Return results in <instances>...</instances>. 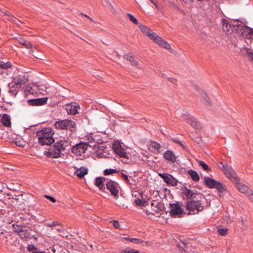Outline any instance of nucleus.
<instances>
[{
  "label": "nucleus",
  "instance_id": "1",
  "mask_svg": "<svg viewBox=\"0 0 253 253\" xmlns=\"http://www.w3.org/2000/svg\"><path fill=\"white\" fill-rule=\"evenodd\" d=\"M54 131L50 127H44L37 132L38 142L42 146L50 145L54 143L55 139L53 138Z\"/></svg>",
  "mask_w": 253,
  "mask_h": 253
},
{
  "label": "nucleus",
  "instance_id": "2",
  "mask_svg": "<svg viewBox=\"0 0 253 253\" xmlns=\"http://www.w3.org/2000/svg\"><path fill=\"white\" fill-rule=\"evenodd\" d=\"M4 235L3 232L0 233V242L1 244L5 245L7 248L12 251H15L16 248H20L21 245L19 240L16 236L6 233Z\"/></svg>",
  "mask_w": 253,
  "mask_h": 253
},
{
  "label": "nucleus",
  "instance_id": "3",
  "mask_svg": "<svg viewBox=\"0 0 253 253\" xmlns=\"http://www.w3.org/2000/svg\"><path fill=\"white\" fill-rule=\"evenodd\" d=\"M44 152V154L48 158H57L60 157L62 151L65 149L62 141H57L52 146Z\"/></svg>",
  "mask_w": 253,
  "mask_h": 253
},
{
  "label": "nucleus",
  "instance_id": "4",
  "mask_svg": "<svg viewBox=\"0 0 253 253\" xmlns=\"http://www.w3.org/2000/svg\"><path fill=\"white\" fill-rule=\"evenodd\" d=\"M185 203L186 208L189 211L187 213L188 215L197 214L204 210L203 202L201 200H198V198L186 201Z\"/></svg>",
  "mask_w": 253,
  "mask_h": 253
},
{
  "label": "nucleus",
  "instance_id": "5",
  "mask_svg": "<svg viewBox=\"0 0 253 253\" xmlns=\"http://www.w3.org/2000/svg\"><path fill=\"white\" fill-rule=\"evenodd\" d=\"M54 126L57 129H69L72 132H76L77 130L75 122L69 119H65L55 122Z\"/></svg>",
  "mask_w": 253,
  "mask_h": 253
},
{
  "label": "nucleus",
  "instance_id": "6",
  "mask_svg": "<svg viewBox=\"0 0 253 253\" xmlns=\"http://www.w3.org/2000/svg\"><path fill=\"white\" fill-rule=\"evenodd\" d=\"M218 166L224 172L227 177L234 183H237L240 181V179L230 166L224 164L223 162H220Z\"/></svg>",
  "mask_w": 253,
  "mask_h": 253
},
{
  "label": "nucleus",
  "instance_id": "7",
  "mask_svg": "<svg viewBox=\"0 0 253 253\" xmlns=\"http://www.w3.org/2000/svg\"><path fill=\"white\" fill-rule=\"evenodd\" d=\"M169 205L170 208L169 214L171 216H178L179 217H181L185 214L183 209L181 208V202H177L175 203L169 204Z\"/></svg>",
  "mask_w": 253,
  "mask_h": 253
},
{
  "label": "nucleus",
  "instance_id": "8",
  "mask_svg": "<svg viewBox=\"0 0 253 253\" xmlns=\"http://www.w3.org/2000/svg\"><path fill=\"white\" fill-rule=\"evenodd\" d=\"M181 193L183 199L186 201L196 199L198 195L196 190H191L185 186L181 187Z\"/></svg>",
  "mask_w": 253,
  "mask_h": 253
},
{
  "label": "nucleus",
  "instance_id": "9",
  "mask_svg": "<svg viewBox=\"0 0 253 253\" xmlns=\"http://www.w3.org/2000/svg\"><path fill=\"white\" fill-rule=\"evenodd\" d=\"M181 117L183 120H185L188 124H189L193 127L197 129H201V126L200 123L187 112L182 113Z\"/></svg>",
  "mask_w": 253,
  "mask_h": 253
},
{
  "label": "nucleus",
  "instance_id": "10",
  "mask_svg": "<svg viewBox=\"0 0 253 253\" xmlns=\"http://www.w3.org/2000/svg\"><path fill=\"white\" fill-rule=\"evenodd\" d=\"M165 210V206L163 203L158 202L157 201H153L151 202V210H146V212L148 215L150 214L154 215L155 212H159Z\"/></svg>",
  "mask_w": 253,
  "mask_h": 253
},
{
  "label": "nucleus",
  "instance_id": "11",
  "mask_svg": "<svg viewBox=\"0 0 253 253\" xmlns=\"http://www.w3.org/2000/svg\"><path fill=\"white\" fill-rule=\"evenodd\" d=\"M106 188L109 190L111 195L114 197L118 196L119 193V184L113 180L107 179L106 182Z\"/></svg>",
  "mask_w": 253,
  "mask_h": 253
},
{
  "label": "nucleus",
  "instance_id": "12",
  "mask_svg": "<svg viewBox=\"0 0 253 253\" xmlns=\"http://www.w3.org/2000/svg\"><path fill=\"white\" fill-rule=\"evenodd\" d=\"M28 82V77L24 74H21L14 78L11 83L15 85L16 88H19L21 87L22 84H25Z\"/></svg>",
  "mask_w": 253,
  "mask_h": 253
},
{
  "label": "nucleus",
  "instance_id": "13",
  "mask_svg": "<svg viewBox=\"0 0 253 253\" xmlns=\"http://www.w3.org/2000/svg\"><path fill=\"white\" fill-rule=\"evenodd\" d=\"M159 175L163 179L164 181L169 185L176 186L177 184V180L174 178L171 174L164 173H159Z\"/></svg>",
  "mask_w": 253,
  "mask_h": 253
},
{
  "label": "nucleus",
  "instance_id": "14",
  "mask_svg": "<svg viewBox=\"0 0 253 253\" xmlns=\"http://www.w3.org/2000/svg\"><path fill=\"white\" fill-rule=\"evenodd\" d=\"M150 39L153 40L156 43L161 46L167 49L170 48V45L165 41H164L161 37L157 35L155 33L152 34V36Z\"/></svg>",
  "mask_w": 253,
  "mask_h": 253
},
{
  "label": "nucleus",
  "instance_id": "15",
  "mask_svg": "<svg viewBox=\"0 0 253 253\" xmlns=\"http://www.w3.org/2000/svg\"><path fill=\"white\" fill-rule=\"evenodd\" d=\"M87 148L86 143H80L72 147V152L76 155L80 156L85 153Z\"/></svg>",
  "mask_w": 253,
  "mask_h": 253
},
{
  "label": "nucleus",
  "instance_id": "16",
  "mask_svg": "<svg viewBox=\"0 0 253 253\" xmlns=\"http://www.w3.org/2000/svg\"><path fill=\"white\" fill-rule=\"evenodd\" d=\"M47 97L32 99L28 101V103L31 106H42L47 103Z\"/></svg>",
  "mask_w": 253,
  "mask_h": 253
},
{
  "label": "nucleus",
  "instance_id": "17",
  "mask_svg": "<svg viewBox=\"0 0 253 253\" xmlns=\"http://www.w3.org/2000/svg\"><path fill=\"white\" fill-rule=\"evenodd\" d=\"M113 149L120 157L124 158L126 160L129 159V155L126 153L125 150L122 148L120 144L113 146Z\"/></svg>",
  "mask_w": 253,
  "mask_h": 253
},
{
  "label": "nucleus",
  "instance_id": "18",
  "mask_svg": "<svg viewBox=\"0 0 253 253\" xmlns=\"http://www.w3.org/2000/svg\"><path fill=\"white\" fill-rule=\"evenodd\" d=\"M80 109V107L78 105H77L76 103H71V104H67L65 106V109L67 113L71 115H76L78 112V110Z\"/></svg>",
  "mask_w": 253,
  "mask_h": 253
},
{
  "label": "nucleus",
  "instance_id": "19",
  "mask_svg": "<svg viewBox=\"0 0 253 253\" xmlns=\"http://www.w3.org/2000/svg\"><path fill=\"white\" fill-rule=\"evenodd\" d=\"M242 36L246 39H252L253 37V29L250 28L247 26L242 27L240 28Z\"/></svg>",
  "mask_w": 253,
  "mask_h": 253
},
{
  "label": "nucleus",
  "instance_id": "20",
  "mask_svg": "<svg viewBox=\"0 0 253 253\" xmlns=\"http://www.w3.org/2000/svg\"><path fill=\"white\" fill-rule=\"evenodd\" d=\"M107 179H108L103 177H96L95 180V184L99 189L104 191L105 190V184L106 185Z\"/></svg>",
  "mask_w": 253,
  "mask_h": 253
},
{
  "label": "nucleus",
  "instance_id": "21",
  "mask_svg": "<svg viewBox=\"0 0 253 253\" xmlns=\"http://www.w3.org/2000/svg\"><path fill=\"white\" fill-rule=\"evenodd\" d=\"M161 148V145L156 141L151 142L148 146L149 150L155 154L160 153Z\"/></svg>",
  "mask_w": 253,
  "mask_h": 253
},
{
  "label": "nucleus",
  "instance_id": "22",
  "mask_svg": "<svg viewBox=\"0 0 253 253\" xmlns=\"http://www.w3.org/2000/svg\"><path fill=\"white\" fill-rule=\"evenodd\" d=\"M86 145L90 147H96L98 146V143L96 141L95 138L92 135H89L86 136Z\"/></svg>",
  "mask_w": 253,
  "mask_h": 253
},
{
  "label": "nucleus",
  "instance_id": "23",
  "mask_svg": "<svg viewBox=\"0 0 253 253\" xmlns=\"http://www.w3.org/2000/svg\"><path fill=\"white\" fill-rule=\"evenodd\" d=\"M164 157L166 160L172 163L176 162V157L174 153L171 150H167L164 154Z\"/></svg>",
  "mask_w": 253,
  "mask_h": 253
},
{
  "label": "nucleus",
  "instance_id": "24",
  "mask_svg": "<svg viewBox=\"0 0 253 253\" xmlns=\"http://www.w3.org/2000/svg\"><path fill=\"white\" fill-rule=\"evenodd\" d=\"M216 181L208 176L204 177V184L209 188H214Z\"/></svg>",
  "mask_w": 253,
  "mask_h": 253
},
{
  "label": "nucleus",
  "instance_id": "25",
  "mask_svg": "<svg viewBox=\"0 0 253 253\" xmlns=\"http://www.w3.org/2000/svg\"><path fill=\"white\" fill-rule=\"evenodd\" d=\"M236 185V187L238 190L241 192L245 194L251 192V189L245 185L240 183V181L237 183H235Z\"/></svg>",
  "mask_w": 253,
  "mask_h": 253
},
{
  "label": "nucleus",
  "instance_id": "26",
  "mask_svg": "<svg viewBox=\"0 0 253 253\" xmlns=\"http://www.w3.org/2000/svg\"><path fill=\"white\" fill-rule=\"evenodd\" d=\"M139 27L140 30L141 31V32L143 34H145L150 39L151 38V37H152V34H153L154 32L150 28L146 27V26H144V25H143L141 24L139 25Z\"/></svg>",
  "mask_w": 253,
  "mask_h": 253
},
{
  "label": "nucleus",
  "instance_id": "27",
  "mask_svg": "<svg viewBox=\"0 0 253 253\" xmlns=\"http://www.w3.org/2000/svg\"><path fill=\"white\" fill-rule=\"evenodd\" d=\"M87 171L88 169L87 168L81 167V168L77 169L75 172V174H76L79 178H82L87 173Z\"/></svg>",
  "mask_w": 253,
  "mask_h": 253
},
{
  "label": "nucleus",
  "instance_id": "28",
  "mask_svg": "<svg viewBox=\"0 0 253 253\" xmlns=\"http://www.w3.org/2000/svg\"><path fill=\"white\" fill-rule=\"evenodd\" d=\"M242 53L243 55L247 57L249 60L253 62V53L250 48L244 47L242 49Z\"/></svg>",
  "mask_w": 253,
  "mask_h": 253
},
{
  "label": "nucleus",
  "instance_id": "29",
  "mask_svg": "<svg viewBox=\"0 0 253 253\" xmlns=\"http://www.w3.org/2000/svg\"><path fill=\"white\" fill-rule=\"evenodd\" d=\"M19 43L20 44L24 46L26 48L30 49V52H33L34 51L32 48V44L30 42L26 41L23 39H20L19 40Z\"/></svg>",
  "mask_w": 253,
  "mask_h": 253
},
{
  "label": "nucleus",
  "instance_id": "30",
  "mask_svg": "<svg viewBox=\"0 0 253 253\" xmlns=\"http://www.w3.org/2000/svg\"><path fill=\"white\" fill-rule=\"evenodd\" d=\"M188 173L191 177L192 179L195 182H198L200 180V176L198 173L192 169H189L188 170Z\"/></svg>",
  "mask_w": 253,
  "mask_h": 253
},
{
  "label": "nucleus",
  "instance_id": "31",
  "mask_svg": "<svg viewBox=\"0 0 253 253\" xmlns=\"http://www.w3.org/2000/svg\"><path fill=\"white\" fill-rule=\"evenodd\" d=\"M1 123L5 126H9L11 125L10 116L7 114H3L1 118Z\"/></svg>",
  "mask_w": 253,
  "mask_h": 253
},
{
  "label": "nucleus",
  "instance_id": "32",
  "mask_svg": "<svg viewBox=\"0 0 253 253\" xmlns=\"http://www.w3.org/2000/svg\"><path fill=\"white\" fill-rule=\"evenodd\" d=\"M215 189H216L219 192H224L227 189L226 186L219 181H216L215 184Z\"/></svg>",
  "mask_w": 253,
  "mask_h": 253
},
{
  "label": "nucleus",
  "instance_id": "33",
  "mask_svg": "<svg viewBox=\"0 0 253 253\" xmlns=\"http://www.w3.org/2000/svg\"><path fill=\"white\" fill-rule=\"evenodd\" d=\"M124 58L129 61L132 66H138V62L135 60L133 56L129 54H126L124 55Z\"/></svg>",
  "mask_w": 253,
  "mask_h": 253
},
{
  "label": "nucleus",
  "instance_id": "34",
  "mask_svg": "<svg viewBox=\"0 0 253 253\" xmlns=\"http://www.w3.org/2000/svg\"><path fill=\"white\" fill-rule=\"evenodd\" d=\"M9 92L13 96H16L18 91V89L15 87V85L12 83L9 84Z\"/></svg>",
  "mask_w": 253,
  "mask_h": 253
},
{
  "label": "nucleus",
  "instance_id": "35",
  "mask_svg": "<svg viewBox=\"0 0 253 253\" xmlns=\"http://www.w3.org/2000/svg\"><path fill=\"white\" fill-rule=\"evenodd\" d=\"M136 205L139 206L140 207H146L148 206L149 204L148 202L145 201V200H142L140 199L137 198L134 201Z\"/></svg>",
  "mask_w": 253,
  "mask_h": 253
},
{
  "label": "nucleus",
  "instance_id": "36",
  "mask_svg": "<svg viewBox=\"0 0 253 253\" xmlns=\"http://www.w3.org/2000/svg\"><path fill=\"white\" fill-rule=\"evenodd\" d=\"M222 28L223 31L227 33L230 32V28H231V25L228 23V21L225 19L222 20Z\"/></svg>",
  "mask_w": 253,
  "mask_h": 253
},
{
  "label": "nucleus",
  "instance_id": "37",
  "mask_svg": "<svg viewBox=\"0 0 253 253\" xmlns=\"http://www.w3.org/2000/svg\"><path fill=\"white\" fill-rule=\"evenodd\" d=\"M119 171L116 169H106L104 170L103 173L104 175L113 174V173H118Z\"/></svg>",
  "mask_w": 253,
  "mask_h": 253
},
{
  "label": "nucleus",
  "instance_id": "38",
  "mask_svg": "<svg viewBox=\"0 0 253 253\" xmlns=\"http://www.w3.org/2000/svg\"><path fill=\"white\" fill-rule=\"evenodd\" d=\"M198 163L199 166L202 167L204 170L209 171H211V169L209 168L208 165H207L205 163H204L202 161H198Z\"/></svg>",
  "mask_w": 253,
  "mask_h": 253
},
{
  "label": "nucleus",
  "instance_id": "39",
  "mask_svg": "<svg viewBox=\"0 0 253 253\" xmlns=\"http://www.w3.org/2000/svg\"><path fill=\"white\" fill-rule=\"evenodd\" d=\"M124 239L125 240L129 241V242L135 243V244H139V243H141L142 242V241H141L140 239H137V238H129V237H125Z\"/></svg>",
  "mask_w": 253,
  "mask_h": 253
},
{
  "label": "nucleus",
  "instance_id": "40",
  "mask_svg": "<svg viewBox=\"0 0 253 253\" xmlns=\"http://www.w3.org/2000/svg\"><path fill=\"white\" fill-rule=\"evenodd\" d=\"M127 18L134 24L138 25L139 24V22L138 20L135 18L130 13H127Z\"/></svg>",
  "mask_w": 253,
  "mask_h": 253
},
{
  "label": "nucleus",
  "instance_id": "41",
  "mask_svg": "<svg viewBox=\"0 0 253 253\" xmlns=\"http://www.w3.org/2000/svg\"><path fill=\"white\" fill-rule=\"evenodd\" d=\"M11 67V63L10 62H7L4 63L3 62L0 61V69H7Z\"/></svg>",
  "mask_w": 253,
  "mask_h": 253
},
{
  "label": "nucleus",
  "instance_id": "42",
  "mask_svg": "<svg viewBox=\"0 0 253 253\" xmlns=\"http://www.w3.org/2000/svg\"><path fill=\"white\" fill-rule=\"evenodd\" d=\"M27 250L32 253L33 252H38L39 251V249L34 245H29L27 247Z\"/></svg>",
  "mask_w": 253,
  "mask_h": 253
},
{
  "label": "nucleus",
  "instance_id": "43",
  "mask_svg": "<svg viewBox=\"0 0 253 253\" xmlns=\"http://www.w3.org/2000/svg\"><path fill=\"white\" fill-rule=\"evenodd\" d=\"M120 253H139V252L138 251H135L133 249H126V250L121 251Z\"/></svg>",
  "mask_w": 253,
  "mask_h": 253
},
{
  "label": "nucleus",
  "instance_id": "44",
  "mask_svg": "<svg viewBox=\"0 0 253 253\" xmlns=\"http://www.w3.org/2000/svg\"><path fill=\"white\" fill-rule=\"evenodd\" d=\"M218 233L221 236H225L228 233L227 228H220L218 229Z\"/></svg>",
  "mask_w": 253,
  "mask_h": 253
},
{
  "label": "nucleus",
  "instance_id": "45",
  "mask_svg": "<svg viewBox=\"0 0 253 253\" xmlns=\"http://www.w3.org/2000/svg\"><path fill=\"white\" fill-rule=\"evenodd\" d=\"M121 177L123 179L125 180L126 183L127 184H130V181L128 178V176L125 173H124L123 172H121L120 173Z\"/></svg>",
  "mask_w": 253,
  "mask_h": 253
},
{
  "label": "nucleus",
  "instance_id": "46",
  "mask_svg": "<svg viewBox=\"0 0 253 253\" xmlns=\"http://www.w3.org/2000/svg\"><path fill=\"white\" fill-rule=\"evenodd\" d=\"M14 227V228L15 229V231L18 233H19L20 236H22V233L24 232V230L23 229V227L19 226L18 225H16L17 228L14 227V225H13Z\"/></svg>",
  "mask_w": 253,
  "mask_h": 253
},
{
  "label": "nucleus",
  "instance_id": "47",
  "mask_svg": "<svg viewBox=\"0 0 253 253\" xmlns=\"http://www.w3.org/2000/svg\"><path fill=\"white\" fill-rule=\"evenodd\" d=\"M61 224L55 221H53L51 223H46V226L49 227H51L52 226H55L56 225H60Z\"/></svg>",
  "mask_w": 253,
  "mask_h": 253
},
{
  "label": "nucleus",
  "instance_id": "48",
  "mask_svg": "<svg viewBox=\"0 0 253 253\" xmlns=\"http://www.w3.org/2000/svg\"><path fill=\"white\" fill-rule=\"evenodd\" d=\"M246 196L249 198L250 200L253 202V191L251 190V193H248Z\"/></svg>",
  "mask_w": 253,
  "mask_h": 253
},
{
  "label": "nucleus",
  "instance_id": "49",
  "mask_svg": "<svg viewBox=\"0 0 253 253\" xmlns=\"http://www.w3.org/2000/svg\"><path fill=\"white\" fill-rule=\"evenodd\" d=\"M44 197L49 200L50 201H51L53 203H55L56 202V199L52 196H49V195H45Z\"/></svg>",
  "mask_w": 253,
  "mask_h": 253
},
{
  "label": "nucleus",
  "instance_id": "50",
  "mask_svg": "<svg viewBox=\"0 0 253 253\" xmlns=\"http://www.w3.org/2000/svg\"><path fill=\"white\" fill-rule=\"evenodd\" d=\"M168 80L170 82L175 84H177V80L174 78H171V77H169L168 78Z\"/></svg>",
  "mask_w": 253,
  "mask_h": 253
},
{
  "label": "nucleus",
  "instance_id": "51",
  "mask_svg": "<svg viewBox=\"0 0 253 253\" xmlns=\"http://www.w3.org/2000/svg\"><path fill=\"white\" fill-rule=\"evenodd\" d=\"M203 97L204 98V99L205 100V101L206 102H207L208 103H209V104H211V102H210V99L209 98V97H208L207 95V94L206 93H203Z\"/></svg>",
  "mask_w": 253,
  "mask_h": 253
},
{
  "label": "nucleus",
  "instance_id": "52",
  "mask_svg": "<svg viewBox=\"0 0 253 253\" xmlns=\"http://www.w3.org/2000/svg\"><path fill=\"white\" fill-rule=\"evenodd\" d=\"M113 225L114 227L117 229H118L120 228V223L117 220H114Z\"/></svg>",
  "mask_w": 253,
  "mask_h": 253
},
{
  "label": "nucleus",
  "instance_id": "53",
  "mask_svg": "<svg viewBox=\"0 0 253 253\" xmlns=\"http://www.w3.org/2000/svg\"><path fill=\"white\" fill-rule=\"evenodd\" d=\"M172 140L176 144H177L179 145H182V143L180 141H179L178 139H173Z\"/></svg>",
  "mask_w": 253,
  "mask_h": 253
},
{
  "label": "nucleus",
  "instance_id": "54",
  "mask_svg": "<svg viewBox=\"0 0 253 253\" xmlns=\"http://www.w3.org/2000/svg\"><path fill=\"white\" fill-rule=\"evenodd\" d=\"M151 2L153 3L155 6H156V7L157 8H158V4H157V2L156 1V0H150Z\"/></svg>",
  "mask_w": 253,
  "mask_h": 253
},
{
  "label": "nucleus",
  "instance_id": "55",
  "mask_svg": "<svg viewBox=\"0 0 253 253\" xmlns=\"http://www.w3.org/2000/svg\"><path fill=\"white\" fill-rule=\"evenodd\" d=\"M81 15L85 17H87V18L89 19L91 21H94V20L91 18H90L89 16H87V15L84 14V13H82Z\"/></svg>",
  "mask_w": 253,
  "mask_h": 253
},
{
  "label": "nucleus",
  "instance_id": "56",
  "mask_svg": "<svg viewBox=\"0 0 253 253\" xmlns=\"http://www.w3.org/2000/svg\"><path fill=\"white\" fill-rule=\"evenodd\" d=\"M233 26L234 27H238V28H239L240 29L242 27H243L242 25H241V24H238V23L234 24H233Z\"/></svg>",
  "mask_w": 253,
  "mask_h": 253
},
{
  "label": "nucleus",
  "instance_id": "57",
  "mask_svg": "<svg viewBox=\"0 0 253 253\" xmlns=\"http://www.w3.org/2000/svg\"><path fill=\"white\" fill-rule=\"evenodd\" d=\"M15 144L18 146H23V145L22 144L21 142L20 141H16Z\"/></svg>",
  "mask_w": 253,
  "mask_h": 253
},
{
  "label": "nucleus",
  "instance_id": "58",
  "mask_svg": "<svg viewBox=\"0 0 253 253\" xmlns=\"http://www.w3.org/2000/svg\"><path fill=\"white\" fill-rule=\"evenodd\" d=\"M57 247V246H55V245H54L52 247H50V248L51 249V251L53 252V253H55V251H56V247Z\"/></svg>",
  "mask_w": 253,
  "mask_h": 253
},
{
  "label": "nucleus",
  "instance_id": "59",
  "mask_svg": "<svg viewBox=\"0 0 253 253\" xmlns=\"http://www.w3.org/2000/svg\"><path fill=\"white\" fill-rule=\"evenodd\" d=\"M183 149H186V147L184 145H183V144L182 143V145H180Z\"/></svg>",
  "mask_w": 253,
  "mask_h": 253
},
{
  "label": "nucleus",
  "instance_id": "60",
  "mask_svg": "<svg viewBox=\"0 0 253 253\" xmlns=\"http://www.w3.org/2000/svg\"><path fill=\"white\" fill-rule=\"evenodd\" d=\"M32 253H44V252L39 251L38 252H33Z\"/></svg>",
  "mask_w": 253,
  "mask_h": 253
},
{
  "label": "nucleus",
  "instance_id": "61",
  "mask_svg": "<svg viewBox=\"0 0 253 253\" xmlns=\"http://www.w3.org/2000/svg\"><path fill=\"white\" fill-rule=\"evenodd\" d=\"M241 222L243 224H244V219L243 218H242Z\"/></svg>",
  "mask_w": 253,
  "mask_h": 253
},
{
  "label": "nucleus",
  "instance_id": "62",
  "mask_svg": "<svg viewBox=\"0 0 253 253\" xmlns=\"http://www.w3.org/2000/svg\"><path fill=\"white\" fill-rule=\"evenodd\" d=\"M201 140V139H199V140H197V142L198 143H200Z\"/></svg>",
  "mask_w": 253,
  "mask_h": 253
},
{
  "label": "nucleus",
  "instance_id": "63",
  "mask_svg": "<svg viewBox=\"0 0 253 253\" xmlns=\"http://www.w3.org/2000/svg\"><path fill=\"white\" fill-rule=\"evenodd\" d=\"M201 140V139H199V140H197V142L198 143H200Z\"/></svg>",
  "mask_w": 253,
  "mask_h": 253
},
{
  "label": "nucleus",
  "instance_id": "64",
  "mask_svg": "<svg viewBox=\"0 0 253 253\" xmlns=\"http://www.w3.org/2000/svg\"><path fill=\"white\" fill-rule=\"evenodd\" d=\"M162 76H163V78H165V77H166V75L165 74H164Z\"/></svg>",
  "mask_w": 253,
  "mask_h": 253
}]
</instances>
